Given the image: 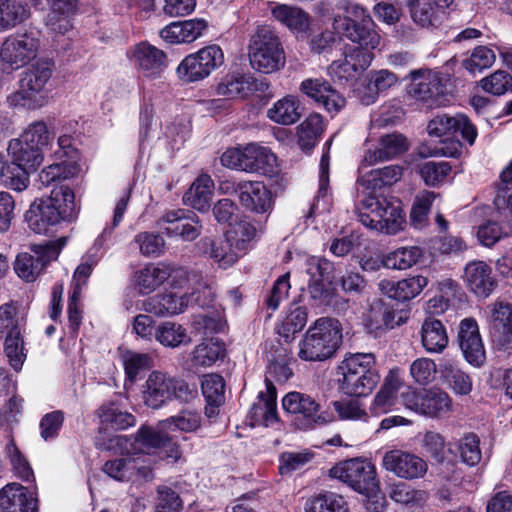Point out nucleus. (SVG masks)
<instances>
[{"label":"nucleus","mask_w":512,"mask_h":512,"mask_svg":"<svg viewBox=\"0 0 512 512\" xmlns=\"http://www.w3.org/2000/svg\"><path fill=\"white\" fill-rule=\"evenodd\" d=\"M376 359L372 353H354L346 356L338 366L340 390L349 396L369 395L376 387L380 376L375 368Z\"/></svg>","instance_id":"obj_1"},{"label":"nucleus","mask_w":512,"mask_h":512,"mask_svg":"<svg viewBox=\"0 0 512 512\" xmlns=\"http://www.w3.org/2000/svg\"><path fill=\"white\" fill-rule=\"evenodd\" d=\"M342 342V326L331 317L317 319L299 343L298 356L304 361H323L332 357Z\"/></svg>","instance_id":"obj_2"},{"label":"nucleus","mask_w":512,"mask_h":512,"mask_svg":"<svg viewBox=\"0 0 512 512\" xmlns=\"http://www.w3.org/2000/svg\"><path fill=\"white\" fill-rule=\"evenodd\" d=\"M142 399L151 409H160L172 399L188 403L197 397L195 385L161 371L151 372L142 386Z\"/></svg>","instance_id":"obj_3"},{"label":"nucleus","mask_w":512,"mask_h":512,"mask_svg":"<svg viewBox=\"0 0 512 512\" xmlns=\"http://www.w3.org/2000/svg\"><path fill=\"white\" fill-rule=\"evenodd\" d=\"M253 69L271 74L284 68L286 55L278 35L268 26H260L251 36L248 47Z\"/></svg>","instance_id":"obj_4"},{"label":"nucleus","mask_w":512,"mask_h":512,"mask_svg":"<svg viewBox=\"0 0 512 512\" xmlns=\"http://www.w3.org/2000/svg\"><path fill=\"white\" fill-rule=\"evenodd\" d=\"M37 211L34 216L39 219L34 222V233L46 234L49 226L71 220L76 216L74 192L66 185L53 188L49 197L39 200Z\"/></svg>","instance_id":"obj_5"},{"label":"nucleus","mask_w":512,"mask_h":512,"mask_svg":"<svg viewBox=\"0 0 512 512\" xmlns=\"http://www.w3.org/2000/svg\"><path fill=\"white\" fill-rule=\"evenodd\" d=\"M32 136L25 131L19 138L12 139L8 146V153L12 162L2 166L0 179L2 183L15 190L23 191L30 183V169L32 167Z\"/></svg>","instance_id":"obj_6"},{"label":"nucleus","mask_w":512,"mask_h":512,"mask_svg":"<svg viewBox=\"0 0 512 512\" xmlns=\"http://www.w3.org/2000/svg\"><path fill=\"white\" fill-rule=\"evenodd\" d=\"M407 93L427 108L445 105L450 93L449 80L441 73L427 68L411 70Z\"/></svg>","instance_id":"obj_7"},{"label":"nucleus","mask_w":512,"mask_h":512,"mask_svg":"<svg viewBox=\"0 0 512 512\" xmlns=\"http://www.w3.org/2000/svg\"><path fill=\"white\" fill-rule=\"evenodd\" d=\"M329 476L366 496L374 495L379 490L376 467L367 460L355 458L341 462L329 470Z\"/></svg>","instance_id":"obj_8"},{"label":"nucleus","mask_w":512,"mask_h":512,"mask_svg":"<svg viewBox=\"0 0 512 512\" xmlns=\"http://www.w3.org/2000/svg\"><path fill=\"white\" fill-rule=\"evenodd\" d=\"M220 161L223 166L228 168L267 174L273 172L277 157L269 148L252 143L242 149L226 150Z\"/></svg>","instance_id":"obj_9"},{"label":"nucleus","mask_w":512,"mask_h":512,"mask_svg":"<svg viewBox=\"0 0 512 512\" xmlns=\"http://www.w3.org/2000/svg\"><path fill=\"white\" fill-rule=\"evenodd\" d=\"M0 336L4 337V350L14 370L19 371L26 355L23 353V340L15 303L0 306Z\"/></svg>","instance_id":"obj_10"},{"label":"nucleus","mask_w":512,"mask_h":512,"mask_svg":"<svg viewBox=\"0 0 512 512\" xmlns=\"http://www.w3.org/2000/svg\"><path fill=\"white\" fill-rule=\"evenodd\" d=\"M224 62V54L218 45H209L186 56L177 68L179 78L187 83L208 77Z\"/></svg>","instance_id":"obj_11"},{"label":"nucleus","mask_w":512,"mask_h":512,"mask_svg":"<svg viewBox=\"0 0 512 512\" xmlns=\"http://www.w3.org/2000/svg\"><path fill=\"white\" fill-rule=\"evenodd\" d=\"M188 280V273L181 267L166 263L148 264L135 275L136 285L140 292L148 294L156 290L166 281L174 288L181 287Z\"/></svg>","instance_id":"obj_12"},{"label":"nucleus","mask_w":512,"mask_h":512,"mask_svg":"<svg viewBox=\"0 0 512 512\" xmlns=\"http://www.w3.org/2000/svg\"><path fill=\"white\" fill-rule=\"evenodd\" d=\"M334 31L357 44L347 46L351 51H365L373 54V50L379 47L381 42L380 34L375 30L373 21L370 23H351L349 17L344 18L336 15L333 21Z\"/></svg>","instance_id":"obj_13"},{"label":"nucleus","mask_w":512,"mask_h":512,"mask_svg":"<svg viewBox=\"0 0 512 512\" xmlns=\"http://www.w3.org/2000/svg\"><path fill=\"white\" fill-rule=\"evenodd\" d=\"M284 411L295 416V421L300 429H312L316 425L326 424L329 420L324 414H320V405L311 396L290 392L282 399Z\"/></svg>","instance_id":"obj_14"},{"label":"nucleus","mask_w":512,"mask_h":512,"mask_svg":"<svg viewBox=\"0 0 512 512\" xmlns=\"http://www.w3.org/2000/svg\"><path fill=\"white\" fill-rule=\"evenodd\" d=\"M381 464L387 472L405 480L421 479L428 471V464L425 459L402 449L386 451L383 454Z\"/></svg>","instance_id":"obj_15"},{"label":"nucleus","mask_w":512,"mask_h":512,"mask_svg":"<svg viewBox=\"0 0 512 512\" xmlns=\"http://www.w3.org/2000/svg\"><path fill=\"white\" fill-rule=\"evenodd\" d=\"M157 223L167 235L177 236L189 242L197 239L203 228L199 217L194 212L184 209L166 212Z\"/></svg>","instance_id":"obj_16"},{"label":"nucleus","mask_w":512,"mask_h":512,"mask_svg":"<svg viewBox=\"0 0 512 512\" xmlns=\"http://www.w3.org/2000/svg\"><path fill=\"white\" fill-rule=\"evenodd\" d=\"M306 272L309 276L308 292L310 297L319 305H329L331 292L326 284L332 282L333 263L325 258L311 257L306 262Z\"/></svg>","instance_id":"obj_17"},{"label":"nucleus","mask_w":512,"mask_h":512,"mask_svg":"<svg viewBox=\"0 0 512 512\" xmlns=\"http://www.w3.org/2000/svg\"><path fill=\"white\" fill-rule=\"evenodd\" d=\"M344 58L333 61L328 73L340 82L352 83L371 65L374 54L361 51L344 50Z\"/></svg>","instance_id":"obj_18"},{"label":"nucleus","mask_w":512,"mask_h":512,"mask_svg":"<svg viewBox=\"0 0 512 512\" xmlns=\"http://www.w3.org/2000/svg\"><path fill=\"white\" fill-rule=\"evenodd\" d=\"M241 205L251 212L264 214L272 209L271 192L259 181H240L233 187Z\"/></svg>","instance_id":"obj_19"},{"label":"nucleus","mask_w":512,"mask_h":512,"mask_svg":"<svg viewBox=\"0 0 512 512\" xmlns=\"http://www.w3.org/2000/svg\"><path fill=\"white\" fill-rule=\"evenodd\" d=\"M458 340L467 362L480 367L485 361V350L478 324L474 319L465 318L460 322Z\"/></svg>","instance_id":"obj_20"},{"label":"nucleus","mask_w":512,"mask_h":512,"mask_svg":"<svg viewBox=\"0 0 512 512\" xmlns=\"http://www.w3.org/2000/svg\"><path fill=\"white\" fill-rule=\"evenodd\" d=\"M31 53L32 36L26 32L7 38L1 46L0 58L7 69H18L30 62Z\"/></svg>","instance_id":"obj_21"},{"label":"nucleus","mask_w":512,"mask_h":512,"mask_svg":"<svg viewBox=\"0 0 512 512\" xmlns=\"http://www.w3.org/2000/svg\"><path fill=\"white\" fill-rule=\"evenodd\" d=\"M300 90L331 113L339 112L346 103L345 98L322 79H306L301 83Z\"/></svg>","instance_id":"obj_22"},{"label":"nucleus","mask_w":512,"mask_h":512,"mask_svg":"<svg viewBox=\"0 0 512 512\" xmlns=\"http://www.w3.org/2000/svg\"><path fill=\"white\" fill-rule=\"evenodd\" d=\"M463 277L468 288L482 298H487L497 285L491 267L484 261L469 262L465 266Z\"/></svg>","instance_id":"obj_23"},{"label":"nucleus","mask_w":512,"mask_h":512,"mask_svg":"<svg viewBox=\"0 0 512 512\" xmlns=\"http://www.w3.org/2000/svg\"><path fill=\"white\" fill-rule=\"evenodd\" d=\"M133 57L143 76L150 79L160 77L167 66L165 53L146 42L135 47Z\"/></svg>","instance_id":"obj_24"},{"label":"nucleus","mask_w":512,"mask_h":512,"mask_svg":"<svg viewBox=\"0 0 512 512\" xmlns=\"http://www.w3.org/2000/svg\"><path fill=\"white\" fill-rule=\"evenodd\" d=\"M265 385L266 390L259 393L258 401L252 405L249 411L252 425L269 426L278 421L276 388L268 378L265 380Z\"/></svg>","instance_id":"obj_25"},{"label":"nucleus","mask_w":512,"mask_h":512,"mask_svg":"<svg viewBox=\"0 0 512 512\" xmlns=\"http://www.w3.org/2000/svg\"><path fill=\"white\" fill-rule=\"evenodd\" d=\"M407 148V139L403 135L398 133L383 135L379 140L378 147L366 152L359 169L374 165L379 161L391 159L404 153Z\"/></svg>","instance_id":"obj_26"},{"label":"nucleus","mask_w":512,"mask_h":512,"mask_svg":"<svg viewBox=\"0 0 512 512\" xmlns=\"http://www.w3.org/2000/svg\"><path fill=\"white\" fill-rule=\"evenodd\" d=\"M201 245L205 247L204 253L221 269L231 267L243 255L226 235L224 238L218 239L203 238Z\"/></svg>","instance_id":"obj_27"},{"label":"nucleus","mask_w":512,"mask_h":512,"mask_svg":"<svg viewBox=\"0 0 512 512\" xmlns=\"http://www.w3.org/2000/svg\"><path fill=\"white\" fill-rule=\"evenodd\" d=\"M427 285L428 279L422 275L405 278L397 283L383 280L379 284L384 294L397 301H408L415 298Z\"/></svg>","instance_id":"obj_28"},{"label":"nucleus","mask_w":512,"mask_h":512,"mask_svg":"<svg viewBox=\"0 0 512 512\" xmlns=\"http://www.w3.org/2000/svg\"><path fill=\"white\" fill-rule=\"evenodd\" d=\"M189 307L185 296L173 293L157 294L142 302V310L155 316L176 315Z\"/></svg>","instance_id":"obj_29"},{"label":"nucleus","mask_w":512,"mask_h":512,"mask_svg":"<svg viewBox=\"0 0 512 512\" xmlns=\"http://www.w3.org/2000/svg\"><path fill=\"white\" fill-rule=\"evenodd\" d=\"M32 493L20 483L12 482L0 489L1 512H30Z\"/></svg>","instance_id":"obj_30"},{"label":"nucleus","mask_w":512,"mask_h":512,"mask_svg":"<svg viewBox=\"0 0 512 512\" xmlns=\"http://www.w3.org/2000/svg\"><path fill=\"white\" fill-rule=\"evenodd\" d=\"M256 90L257 80L247 74L227 75L216 87L217 94L227 99L245 98Z\"/></svg>","instance_id":"obj_31"},{"label":"nucleus","mask_w":512,"mask_h":512,"mask_svg":"<svg viewBox=\"0 0 512 512\" xmlns=\"http://www.w3.org/2000/svg\"><path fill=\"white\" fill-rule=\"evenodd\" d=\"M422 347L427 353H441L447 347L449 339L443 323L435 318H426L420 329Z\"/></svg>","instance_id":"obj_32"},{"label":"nucleus","mask_w":512,"mask_h":512,"mask_svg":"<svg viewBox=\"0 0 512 512\" xmlns=\"http://www.w3.org/2000/svg\"><path fill=\"white\" fill-rule=\"evenodd\" d=\"M51 12L46 25L51 30L65 34L72 28L71 16L76 12L78 0H47Z\"/></svg>","instance_id":"obj_33"},{"label":"nucleus","mask_w":512,"mask_h":512,"mask_svg":"<svg viewBox=\"0 0 512 512\" xmlns=\"http://www.w3.org/2000/svg\"><path fill=\"white\" fill-rule=\"evenodd\" d=\"M266 115L268 119L280 125L295 124L302 116L301 102L294 95H286L277 100L267 110Z\"/></svg>","instance_id":"obj_34"},{"label":"nucleus","mask_w":512,"mask_h":512,"mask_svg":"<svg viewBox=\"0 0 512 512\" xmlns=\"http://www.w3.org/2000/svg\"><path fill=\"white\" fill-rule=\"evenodd\" d=\"M214 189V181L208 174L195 179L184 194V202L200 212L208 211Z\"/></svg>","instance_id":"obj_35"},{"label":"nucleus","mask_w":512,"mask_h":512,"mask_svg":"<svg viewBox=\"0 0 512 512\" xmlns=\"http://www.w3.org/2000/svg\"><path fill=\"white\" fill-rule=\"evenodd\" d=\"M490 322L492 328L501 334L498 339L501 345L512 343V304L497 301L490 307Z\"/></svg>","instance_id":"obj_36"},{"label":"nucleus","mask_w":512,"mask_h":512,"mask_svg":"<svg viewBox=\"0 0 512 512\" xmlns=\"http://www.w3.org/2000/svg\"><path fill=\"white\" fill-rule=\"evenodd\" d=\"M270 10L277 21L292 31L302 32L308 28V15L299 7L272 3Z\"/></svg>","instance_id":"obj_37"},{"label":"nucleus","mask_w":512,"mask_h":512,"mask_svg":"<svg viewBox=\"0 0 512 512\" xmlns=\"http://www.w3.org/2000/svg\"><path fill=\"white\" fill-rule=\"evenodd\" d=\"M402 177V168L398 165L385 166L373 169L362 176L357 182L367 190H376L384 186H391Z\"/></svg>","instance_id":"obj_38"},{"label":"nucleus","mask_w":512,"mask_h":512,"mask_svg":"<svg viewBox=\"0 0 512 512\" xmlns=\"http://www.w3.org/2000/svg\"><path fill=\"white\" fill-rule=\"evenodd\" d=\"M440 374L448 387L457 395H468L472 390L471 377L452 361L443 360L439 365Z\"/></svg>","instance_id":"obj_39"},{"label":"nucleus","mask_w":512,"mask_h":512,"mask_svg":"<svg viewBox=\"0 0 512 512\" xmlns=\"http://www.w3.org/2000/svg\"><path fill=\"white\" fill-rule=\"evenodd\" d=\"M155 339L163 346L176 348L191 343V337L185 327L171 321H165L155 328Z\"/></svg>","instance_id":"obj_40"},{"label":"nucleus","mask_w":512,"mask_h":512,"mask_svg":"<svg viewBox=\"0 0 512 512\" xmlns=\"http://www.w3.org/2000/svg\"><path fill=\"white\" fill-rule=\"evenodd\" d=\"M421 414L429 417H446L452 411V400L440 389L424 390Z\"/></svg>","instance_id":"obj_41"},{"label":"nucleus","mask_w":512,"mask_h":512,"mask_svg":"<svg viewBox=\"0 0 512 512\" xmlns=\"http://www.w3.org/2000/svg\"><path fill=\"white\" fill-rule=\"evenodd\" d=\"M305 512H350L346 499L335 492L324 491L307 501Z\"/></svg>","instance_id":"obj_42"},{"label":"nucleus","mask_w":512,"mask_h":512,"mask_svg":"<svg viewBox=\"0 0 512 512\" xmlns=\"http://www.w3.org/2000/svg\"><path fill=\"white\" fill-rule=\"evenodd\" d=\"M30 16L23 0H0V32L9 30Z\"/></svg>","instance_id":"obj_43"},{"label":"nucleus","mask_w":512,"mask_h":512,"mask_svg":"<svg viewBox=\"0 0 512 512\" xmlns=\"http://www.w3.org/2000/svg\"><path fill=\"white\" fill-rule=\"evenodd\" d=\"M54 63L49 59H40L34 64V108L43 107L49 101V91L45 85L50 80Z\"/></svg>","instance_id":"obj_44"},{"label":"nucleus","mask_w":512,"mask_h":512,"mask_svg":"<svg viewBox=\"0 0 512 512\" xmlns=\"http://www.w3.org/2000/svg\"><path fill=\"white\" fill-rule=\"evenodd\" d=\"M308 320V310L306 306L292 304L282 322L277 326V333L289 342L293 336L300 332Z\"/></svg>","instance_id":"obj_45"},{"label":"nucleus","mask_w":512,"mask_h":512,"mask_svg":"<svg viewBox=\"0 0 512 512\" xmlns=\"http://www.w3.org/2000/svg\"><path fill=\"white\" fill-rule=\"evenodd\" d=\"M381 203V226H383V229L379 230V232L396 234L402 229L404 223L401 202L392 197H381Z\"/></svg>","instance_id":"obj_46"},{"label":"nucleus","mask_w":512,"mask_h":512,"mask_svg":"<svg viewBox=\"0 0 512 512\" xmlns=\"http://www.w3.org/2000/svg\"><path fill=\"white\" fill-rule=\"evenodd\" d=\"M324 131L323 118L318 113L310 114L298 127V143L302 150L312 149Z\"/></svg>","instance_id":"obj_47"},{"label":"nucleus","mask_w":512,"mask_h":512,"mask_svg":"<svg viewBox=\"0 0 512 512\" xmlns=\"http://www.w3.org/2000/svg\"><path fill=\"white\" fill-rule=\"evenodd\" d=\"M99 418L101 423L114 430H124L132 427L136 423L133 414L122 410L114 402L104 404L99 409Z\"/></svg>","instance_id":"obj_48"},{"label":"nucleus","mask_w":512,"mask_h":512,"mask_svg":"<svg viewBox=\"0 0 512 512\" xmlns=\"http://www.w3.org/2000/svg\"><path fill=\"white\" fill-rule=\"evenodd\" d=\"M201 415L192 409H183L178 414L160 421L163 430L191 433L201 427Z\"/></svg>","instance_id":"obj_49"},{"label":"nucleus","mask_w":512,"mask_h":512,"mask_svg":"<svg viewBox=\"0 0 512 512\" xmlns=\"http://www.w3.org/2000/svg\"><path fill=\"white\" fill-rule=\"evenodd\" d=\"M397 81V75L387 69L370 72V80L367 87L369 93L366 96H362V103L365 105L374 103L379 93L391 88Z\"/></svg>","instance_id":"obj_50"},{"label":"nucleus","mask_w":512,"mask_h":512,"mask_svg":"<svg viewBox=\"0 0 512 512\" xmlns=\"http://www.w3.org/2000/svg\"><path fill=\"white\" fill-rule=\"evenodd\" d=\"M256 233L255 226L249 220L243 218L234 224H230V228L225 232V235L228 240L232 241L234 247L244 254Z\"/></svg>","instance_id":"obj_51"},{"label":"nucleus","mask_w":512,"mask_h":512,"mask_svg":"<svg viewBox=\"0 0 512 512\" xmlns=\"http://www.w3.org/2000/svg\"><path fill=\"white\" fill-rule=\"evenodd\" d=\"M78 173L79 166L75 162L53 163L40 171L38 182L42 186L47 187L57 180L75 177Z\"/></svg>","instance_id":"obj_52"},{"label":"nucleus","mask_w":512,"mask_h":512,"mask_svg":"<svg viewBox=\"0 0 512 512\" xmlns=\"http://www.w3.org/2000/svg\"><path fill=\"white\" fill-rule=\"evenodd\" d=\"M225 353L223 342L210 339L197 345L192 352V361L196 366L208 367L222 358Z\"/></svg>","instance_id":"obj_53"},{"label":"nucleus","mask_w":512,"mask_h":512,"mask_svg":"<svg viewBox=\"0 0 512 512\" xmlns=\"http://www.w3.org/2000/svg\"><path fill=\"white\" fill-rule=\"evenodd\" d=\"M381 197L369 195L362 200L358 211L359 221L366 227L379 231L383 229L381 226Z\"/></svg>","instance_id":"obj_54"},{"label":"nucleus","mask_w":512,"mask_h":512,"mask_svg":"<svg viewBox=\"0 0 512 512\" xmlns=\"http://www.w3.org/2000/svg\"><path fill=\"white\" fill-rule=\"evenodd\" d=\"M422 257V250L417 246L398 248L386 254V268L405 270L415 265Z\"/></svg>","instance_id":"obj_55"},{"label":"nucleus","mask_w":512,"mask_h":512,"mask_svg":"<svg viewBox=\"0 0 512 512\" xmlns=\"http://www.w3.org/2000/svg\"><path fill=\"white\" fill-rule=\"evenodd\" d=\"M168 430H163L158 424V428L142 427L136 436L135 442L138 449L148 452L150 449L166 447L171 444V439L167 435Z\"/></svg>","instance_id":"obj_56"},{"label":"nucleus","mask_w":512,"mask_h":512,"mask_svg":"<svg viewBox=\"0 0 512 512\" xmlns=\"http://www.w3.org/2000/svg\"><path fill=\"white\" fill-rule=\"evenodd\" d=\"M126 379L134 384L140 373L150 369L153 365L152 357L146 353L128 351L122 356Z\"/></svg>","instance_id":"obj_57"},{"label":"nucleus","mask_w":512,"mask_h":512,"mask_svg":"<svg viewBox=\"0 0 512 512\" xmlns=\"http://www.w3.org/2000/svg\"><path fill=\"white\" fill-rule=\"evenodd\" d=\"M130 199V192L125 193L117 201L112 222L102 230L100 235L95 239L94 244L90 251H99L105 244L111 239L114 229L121 223L124 213L127 209L128 202Z\"/></svg>","instance_id":"obj_58"},{"label":"nucleus","mask_w":512,"mask_h":512,"mask_svg":"<svg viewBox=\"0 0 512 512\" xmlns=\"http://www.w3.org/2000/svg\"><path fill=\"white\" fill-rule=\"evenodd\" d=\"M136 467L137 459L128 456L107 461L103 471L117 481H129L135 475Z\"/></svg>","instance_id":"obj_59"},{"label":"nucleus","mask_w":512,"mask_h":512,"mask_svg":"<svg viewBox=\"0 0 512 512\" xmlns=\"http://www.w3.org/2000/svg\"><path fill=\"white\" fill-rule=\"evenodd\" d=\"M496 60L494 51L487 46H477L471 55L463 60V67L471 74H476L489 68Z\"/></svg>","instance_id":"obj_60"},{"label":"nucleus","mask_w":512,"mask_h":512,"mask_svg":"<svg viewBox=\"0 0 512 512\" xmlns=\"http://www.w3.org/2000/svg\"><path fill=\"white\" fill-rule=\"evenodd\" d=\"M435 198L436 194L432 191H423L416 197L410 213V222L416 229L426 226L428 213Z\"/></svg>","instance_id":"obj_61"},{"label":"nucleus","mask_w":512,"mask_h":512,"mask_svg":"<svg viewBox=\"0 0 512 512\" xmlns=\"http://www.w3.org/2000/svg\"><path fill=\"white\" fill-rule=\"evenodd\" d=\"M201 390L207 403H224L225 383L222 376L214 373L204 375L201 381Z\"/></svg>","instance_id":"obj_62"},{"label":"nucleus","mask_w":512,"mask_h":512,"mask_svg":"<svg viewBox=\"0 0 512 512\" xmlns=\"http://www.w3.org/2000/svg\"><path fill=\"white\" fill-rule=\"evenodd\" d=\"M435 0H410L405 5L409 8L413 21L427 27L433 23L436 14Z\"/></svg>","instance_id":"obj_63"},{"label":"nucleus","mask_w":512,"mask_h":512,"mask_svg":"<svg viewBox=\"0 0 512 512\" xmlns=\"http://www.w3.org/2000/svg\"><path fill=\"white\" fill-rule=\"evenodd\" d=\"M482 89L490 94L500 96L512 90V76L504 70H497L481 80Z\"/></svg>","instance_id":"obj_64"}]
</instances>
